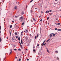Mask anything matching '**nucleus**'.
Masks as SVG:
<instances>
[{
    "mask_svg": "<svg viewBox=\"0 0 61 61\" xmlns=\"http://www.w3.org/2000/svg\"><path fill=\"white\" fill-rule=\"evenodd\" d=\"M14 47H15V45H14Z\"/></svg>",
    "mask_w": 61,
    "mask_h": 61,
    "instance_id": "603ef678",
    "label": "nucleus"
},
{
    "mask_svg": "<svg viewBox=\"0 0 61 61\" xmlns=\"http://www.w3.org/2000/svg\"><path fill=\"white\" fill-rule=\"evenodd\" d=\"M31 11H30V13H32V8L31 9Z\"/></svg>",
    "mask_w": 61,
    "mask_h": 61,
    "instance_id": "4be33fe9",
    "label": "nucleus"
},
{
    "mask_svg": "<svg viewBox=\"0 0 61 61\" xmlns=\"http://www.w3.org/2000/svg\"><path fill=\"white\" fill-rule=\"evenodd\" d=\"M35 9H37V8H35Z\"/></svg>",
    "mask_w": 61,
    "mask_h": 61,
    "instance_id": "3c124183",
    "label": "nucleus"
},
{
    "mask_svg": "<svg viewBox=\"0 0 61 61\" xmlns=\"http://www.w3.org/2000/svg\"><path fill=\"white\" fill-rule=\"evenodd\" d=\"M57 21H58V22H59V20H58Z\"/></svg>",
    "mask_w": 61,
    "mask_h": 61,
    "instance_id": "69168bd1",
    "label": "nucleus"
},
{
    "mask_svg": "<svg viewBox=\"0 0 61 61\" xmlns=\"http://www.w3.org/2000/svg\"><path fill=\"white\" fill-rule=\"evenodd\" d=\"M18 50L20 51V50H21V49H18Z\"/></svg>",
    "mask_w": 61,
    "mask_h": 61,
    "instance_id": "4c0bfd02",
    "label": "nucleus"
},
{
    "mask_svg": "<svg viewBox=\"0 0 61 61\" xmlns=\"http://www.w3.org/2000/svg\"><path fill=\"white\" fill-rule=\"evenodd\" d=\"M14 22V20H13L12 21V22L13 23V22Z\"/></svg>",
    "mask_w": 61,
    "mask_h": 61,
    "instance_id": "09e8293b",
    "label": "nucleus"
},
{
    "mask_svg": "<svg viewBox=\"0 0 61 61\" xmlns=\"http://www.w3.org/2000/svg\"><path fill=\"white\" fill-rule=\"evenodd\" d=\"M19 43H20V44H21V43L20 42H19Z\"/></svg>",
    "mask_w": 61,
    "mask_h": 61,
    "instance_id": "052dcab7",
    "label": "nucleus"
},
{
    "mask_svg": "<svg viewBox=\"0 0 61 61\" xmlns=\"http://www.w3.org/2000/svg\"><path fill=\"white\" fill-rule=\"evenodd\" d=\"M0 29H1V26H0Z\"/></svg>",
    "mask_w": 61,
    "mask_h": 61,
    "instance_id": "473e14b6",
    "label": "nucleus"
},
{
    "mask_svg": "<svg viewBox=\"0 0 61 61\" xmlns=\"http://www.w3.org/2000/svg\"><path fill=\"white\" fill-rule=\"evenodd\" d=\"M46 44V43H45V44H44V46H45Z\"/></svg>",
    "mask_w": 61,
    "mask_h": 61,
    "instance_id": "c03bdc74",
    "label": "nucleus"
},
{
    "mask_svg": "<svg viewBox=\"0 0 61 61\" xmlns=\"http://www.w3.org/2000/svg\"><path fill=\"white\" fill-rule=\"evenodd\" d=\"M55 53H56V54L57 53H58V51H56L55 52Z\"/></svg>",
    "mask_w": 61,
    "mask_h": 61,
    "instance_id": "39448f33",
    "label": "nucleus"
},
{
    "mask_svg": "<svg viewBox=\"0 0 61 61\" xmlns=\"http://www.w3.org/2000/svg\"><path fill=\"white\" fill-rule=\"evenodd\" d=\"M17 57H15V58H17Z\"/></svg>",
    "mask_w": 61,
    "mask_h": 61,
    "instance_id": "0e129e2a",
    "label": "nucleus"
},
{
    "mask_svg": "<svg viewBox=\"0 0 61 61\" xmlns=\"http://www.w3.org/2000/svg\"><path fill=\"white\" fill-rule=\"evenodd\" d=\"M50 40V39H49L48 40L46 41L47 42H48V41H49Z\"/></svg>",
    "mask_w": 61,
    "mask_h": 61,
    "instance_id": "ddd939ff",
    "label": "nucleus"
},
{
    "mask_svg": "<svg viewBox=\"0 0 61 61\" xmlns=\"http://www.w3.org/2000/svg\"><path fill=\"white\" fill-rule=\"evenodd\" d=\"M49 11L50 12H52V10H50Z\"/></svg>",
    "mask_w": 61,
    "mask_h": 61,
    "instance_id": "a878e982",
    "label": "nucleus"
},
{
    "mask_svg": "<svg viewBox=\"0 0 61 61\" xmlns=\"http://www.w3.org/2000/svg\"><path fill=\"white\" fill-rule=\"evenodd\" d=\"M10 51L11 52H12V49H11L10 50Z\"/></svg>",
    "mask_w": 61,
    "mask_h": 61,
    "instance_id": "5701e85b",
    "label": "nucleus"
},
{
    "mask_svg": "<svg viewBox=\"0 0 61 61\" xmlns=\"http://www.w3.org/2000/svg\"><path fill=\"white\" fill-rule=\"evenodd\" d=\"M57 60H59V58H58V57H57Z\"/></svg>",
    "mask_w": 61,
    "mask_h": 61,
    "instance_id": "72a5a7b5",
    "label": "nucleus"
},
{
    "mask_svg": "<svg viewBox=\"0 0 61 61\" xmlns=\"http://www.w3.org/2000/svg\"><path fill=\"white\" fill-rule=\"evenodd\" d=\"M56 4H57V3H56L54 4V5H56Z\"/></svg>",
    "mask_w": 61,
    "mask_h": 61,
    "instance_id": "a19ab883",
    "label": "nucleus"
},
{
    "mask_svg": "<svg viewBox=\"0 0 61 61\" xmlns=\"http://www.w3.org/2000/svg\"><path fill=\"white\" fill-rule=\"evenodd\" d=\"M12 52H10V54H9L10 55L11 54V53H12Z\"/></svg>",
    "mask_w": 61,
    "mask_h": 61,
    "instance_id": "b1692460",
    "label": "nucleus"
},
{
    "mask_svg": "<svg viewBox=\"0 0 61 61\" xmlns=\"http://www.w3.org/2000/svg\"><path fill=\"white\" fill-rule=\"evenodd\" d=\"M20 47H21V48H22L23 47V46H22V45L21 44L20 45Z\"/></svg>",
    "mask_w": 61,
    "mask_h": 61,
    "instance_id": "a211bd4d",
    "label": "nucleus"
},
{
    "mask_svg": "<svg viewBox=\"0 0 61 61\" xmlns=\"http://www.w3.org/2000/svg\"><path fill=\"white\" fill-rule=\"evenodd\" d=\"M14 50H15V51H16L17 50H16V49H14Z\"/></svg>",
    "mask_w": 61,
    "mask_h": 61,
    "instance_id": "cd10ccee",
    "label": "nucleus"
},
{
    "mask_svg": "<svg viewBox=\"0 0 61 61\" xmlns=\"http://www.w3.org/2000/svg\"><path fill=\"white\" fill-rule=\"evenodd\" d=\"M26 50L27 51V49H26Z\"/></svg>",
    "mask_w": 61,
    "mask_h": 61,
    "instance_id": "774afa93",
    "label": "nucleus"
},
{
    "mask_svg": "<svg viewBox=\"0 0 61 61\" xmlns=\"http://www.w3.org/2000/svg\"><path fill=\"white\" fill-rule=\"evenodd\" d=\"M30 37H32V36H32V35H31V34H30Z\"/></svg>",
    "mask_w": 61,
    "mask_h": 61,
    "instance_id": "e433bc0d",
    "label": "nucleus"
},
{
    "mask_svg": "<svg viewBox=\"0 0 61 61\" xmlns=\"http://www.w3.org/2000/svg\"><path fill=\"white\" fill-rule=\"evenodd\" d=\"M6 57H5V59H4V60H5V59Z\"/></svg>",
    "mask_w": 61,
    "mask_h": 61,
    "instance_id": "79ce46f5",
    "label": "nucleus"
},
{
    "mask_svg": "<svg viewBox=\"0 0 61 61\" xmlns=\"http://www.w3.org/2000/svg\"><path fill=\"white\" fill-rule=\"evenodd\" d=\"M33 20L34 21H36V20L35 19V18L33 19Z\"/></svg>",
    "mask_w": 61,
    "mask_h": 61,
    "instance_id": "412c9836",
    "label": "nucleus"
},
{
    "mask_svg": "<svg viewBox=\"0 0 61 61\" xmlns=\"http://www.w3.org/2000/svg\"><path fill=\"white\" fill-rule=\"evenodd\" d=\"M19 61H21V59H19Z\"/></svg>",
    "mask_w": 61,
    "mask_h": 61,
    "instance_id": "de8ad7c7",
    "label": "nucleus"
},
{
    "mask_svg": "<svg viewBox=\"0 0 61 61\" xmlns=\"http://www.w3.org/2000/svg\"><path fill=\"white\" fill-rule=\"evenodd\" d=\"M23 19H24V18L21 17H20L19 19L20 20H21V21H22V20H23Z\"/></svg>",
    "mask_w": 61,
    "mask_h": 61,
    "instance_id": "f257e3e1",
    "label": "nucleus"
},
{
    "mask_svg": "<svg viewBox=\"0 0 61 61\" xmlns=\"http://www.w3.org/2000/svg\"><path fill=\"white\" fill-rule=\"evenodd\" d=\"M39 46V44H38L37 45V46Z\"/></svg>",
    "mask_w": 61,
    "mask_h": 61,
    "instance_id": "f704fd0d",
    "label": "nucleus"
},
{
    "mask_svg": "<svg viewBox=\"0 0 61 61\" xmlns=\"http://www.w3.org/2000/svg\"><path fill=\"white\" fill-rule=\"evenodd\" d=\"M15 35H17V33L16 32H15Z\"/></svg>",
    "mask_w": 61,
    "mask_h": 61,
    "instance_id": "f8f14e48",
    "label": "nucleus"
},
{
    "mask_svg": "<svg viewBox=\"0 0 61 61\" xmlns=\"http://www.w3.org/2000/svg\"><path fill=\"white\" fill-rule=\"evenodd\" d=\"M41 14H42V13H43V12L42 11H41Z\"/></svg>",
    "mask_w": 61,
    "mask_h": 61,
    "instance_id": "a18cd8bd",
    "label": "nucleus"
},
{
    "mask_svg": "<svg viewBox=\"0 0 61 61\" xmlns=\"http://www.w3.org/2000/svg\"><path fill=\"white\" fill-rule=\"evenodd\" d=\"M18 5H19V4H20V3H19V2H18Z\"/></svg>",
    "mask_w": 61,
    "mask_h": 61,
    "instance_id": "5fc2aeb1",
    "label": "nucleus"
},
{
    "mask_svg": "<svg viewBox=\"0 0 61 61\" xmlns=\"http://www.w3.org/2000/svg\"><path fill=\"white\" fill-rule=\"evenodd\" d=\"M55 34H54L53 35V36H55Z\"/></svg>",
    "mask_w": 61,
    "mask_h": 61,
    "instance_id": "393cba45",
    "label": "nucleus"
},
{
    "mask_svg": "<svg viewBox=\"0 0 61 61\" xmlns=\"http://www.w3.org/2000/svg\"><path fill=\"white\" fill-rule=\"evenodd\" d=\"M18 40H19V41H20V37H19L18 38Z\"/></svg>",
    "mask_w": 61,
    "mask_h": 61,
    "instance_id": "6e6552de",
    "label": "nucleus"
},
{
    "mask_svg": "<svg viewBox=\"0 0 61 61\" xmlns=\"http://www.w3.org/2000/svg\"><path fill=\"white\" fill-rule=\"evenodd\" d=\"M12 39L13 40H14V38H13L12 37Z\"/></svg>",
    "mask_w": 61,
    "mask_h": 61,
    "instance_id": "2f4dec72",
    "label": "nucleus"
},
{
    "mask_svg": "<svg viewBox=\"0 0 61 61\" xmlns=\"http://www.w3.org/2000/svg\"><path fill=\"white\" fill-rule=\"evenodd\" d=\"M27 61H28L29 60V59H27Z\"/></svg>",
    "mask_w": 61,
    "mask_h": 61,
    "instance_id": "13d9d810",
    "label": "nucleus"
},
{
    "mask_svg": "<svg viewBox=\"0 0 61 61\" xmlns=\"http://www.w3.org/2000/svg\"><path fill=\"white\" fill-rule=\"evenodd\" d=\"M16 25V24H15V25Z\"/></svg>",
    "mask_w": 61,
    "mask_h": 61,
    "instance_id": "bf43d9fd",
    "label": "nucleus"
},
{
    "mask_svg": "<svg viewBox=\"0 0 61 61\" xmlns=\"http://www.w3.org/2000/svg\"><path fill=\"white\" fill-rule=\"evenodd\" d=\"M1 41H2V39H1V38H0V42H1Z\"/></svg>",
    "mask_w": 61,
    "mask_h": 61,
    "instance_id": "f3484780",
    "label": "nucleus"
},
{
    "mask_svg": "<svg viewBox=\"0 0 61 61\" xmlns=\"http://www.w3.org/2000/svg\"><path fill=\"white\" fill-rule=\"evenodd\" d=\"M8 37H7V39H8Z\"/></svg>",
    "mask_w": 61,
    "mask_h": 61,
    "instance_id": "6e6d98bb",
    "label": "nucleus"
},
{
    "mask_svg": "<svg viewBox=\"0 0 61 61\" xmlns=\"http://www.w3.org/2000/svg\"><path fill=\"white\" fill-rule=\"evenodd\" d=\"M15 17H16V18L17 17V16H15Z\"/></svg>",
    "mask_w": 61,
    "mask_h": 61,
    "instance_id": "864d4df0",
    "label": "nucleus"
},
{
    "mask_svg": "<svg viewBox=\"0 0 61 61\" xmlns=\"http://www.w3.org/2000/svg\"><path fill=\"white\" fill-rule=\"evenodd\" d=\"M33 48H35V47H34V46H33Z\"/></svg>",
    "mask_w": 61,
    "mask_h": 61,
    "instance_id": "680f3d73",
    "label": "nucleus"
},
{
    "mask_svg": "<svg viewBox=\"0 0 61 61\" xmlns=\"http://www.w3.org/2000/svg\"><path fill=\"white\" fill-rule=\"evenodd\" d=\"M52 15V13H51V14H50V15Z\"/></svg>",
    "mask_w": 61,
    "mask_h": 61,
    "instance_id": "49530a36",
    "label": "nucleus"
},
{
    "mask_svg": "<svg viewBox=\"0 0 61 61\" xmlns=\"http://www.w3.org/2000/svg\"><path fill=\"white\" fill-rule=\"evenodd\" d=\"M17 6H15L14 7V9L16 10L17 9Z\"/></svg>",
    "mask_w": 61,
    "mask_h": 61,
    "instance_id": "f03ea898",
    "label": "nucleus"
},
{
    "mask_svg": "<svg viewBox=\"0 0 61 61\" xmlns=\"http://www.w3.org/2000/svg\"><path fill=\"white\" fill-rule=\"evenodd\" d=\"M48 19H49V17H48L47 18V20H48Z\"/></svg>",
    "mask_w": 61,
    "mask_h": 61,
    "instance_id": "7c9ffc66",
    "label": "nucleus"
},
{
    "mask_svg": "<svg viewBox=\"0 0 61 61\" xmlns=\"http://www.w3.org/2000/svg\"><path fill=\"white\" fill-rule=\"evenodd\" d=\"M21 14L23 15L24 14V11H22V12L21 13Z\"/></svg>",
    "mask_w": 61,
    "mask_h": 61,
    "instance_id": "9d476101",
    "label": "nucleus"
},
{
    "mask_svg": "<svg viewBox=\"0 0 61 61\" xmlns=\"http://www.w3.org/2000/svg\"><path fill=\"white\" fill-rule=\"evenodd\" d=\"M24 22H23V23H22V25H24Z\"/></svg>",
    "mask_w": 61,
    "mask_h": 61,
    "instance_id": "aec40b11",
    "label": "nucleus"
},
{
    "mask_svg": "<svg viewBox=\"0 0 61 61\" xmlns=\"http://www.w3.org/2000/svg\"><path fill=\"white\" fill-rule=\"evenodd\" d=\"M33 51L34 52H35V51H36V50H33Z\"/></svg>",
    "mask_w": 61,
    "mask_h": 61,
    "instance_id": "c756f323",
    "label": "nucleus"
},
{
    "mask_svg": "<svg viewBox=\"0 0 61 61\" xmlns=\"http://www.w3.org/2000/svg\"><path fill=\"white\" fill-rule=\"evenodd\" d=\"M55 1H57V0H55Z\"/></svg>",
    "mask_w": 61,
    "mask_h": 61,
    "instance_id": "338daca9",
    "label": "nucleus"
},
{
    "mask_svg": "<svg viewBox=\"0 0 61 61\" xmlns=\"http://www.w3.org/2000/svg\"><path fill=\"white\" fill-rule=\"evenodd\" d=\"M57 19H57V18L56 19V20H57Z\"/></svg>",
    "mask_w": 61,
    "mask_h": 61,
    "instance_id": "4d7b16f0",
    "label": "nucleus"
},
{
    "mask_svg": "<svg viewBox=\"0 0 61 61\" xmlns=\"http://www.w3.org/2000/svg\"><path fill=\"white\" fill-rule=\"evenodd\" d=\"M21 44H23V42H22V39H21Z\"/></svg>",
    "mask_w": 61,
    "mask_h": 61,
    "instance_id": "4468645a",
    "label": "nucleus"
},
{
    "mask_svg": "<svg viewBox=\"0 0 61 61\" xmlns=\"http://www.w3.org/2000/svg\"><path fill=\"white\" fill-rule=\"evenodd\" d=\"M10 34L11 35V32H10Z\"/></svg>",
    "mask_w": 61,
    "mask_h": 61,
    "instance_id": "e2e57ef3",
    "label": "nucleus"
},
{
    "mask_svg": "<svg viewBox=\"0 0 61 61\" xmlns=\"http://www.w3.org/2000/svg\"><path fill=\"white\" fill-rule=\"evenodd\" d=\"M46 13V14H47L48 13H49V11H46V12H45Z\"/></svg>",
    "mask_w": 61,
    "mask_h": 61,
    "instance_id": "7ed1b4c3",
    "label": "nucleus"
},
{
    "mask_svg": "<svg viewBox=\"0 0 61 61\" xmlns=\"http://www.w3.org/2000/svg\"><path fill=\"white\" fill-rule=\"evenodd\" d=\"M15 37L16 38H18V36H16Z\"/></svg>",
    "mask_w": 61,
    "mask_h": 61,
    "instance_id": "c85d7f7f",
    "label": "nucleus"
},
{
    "mask_svg": "<svg viewBox=\"0 0 61 61\" xmlns=\"http://www.w3.org/2000/svg\"><path fill=\"white\" fill-rule=\"evenodd\" d=\"M38 34H37V37H38Z\"/></svg>",
    "mask_w": 61,
    "mask_h": 61,
    "instance_id": "bb28decb",
    "label": "nucleus"
},
{
    "mask_svg": "<svg viewBox=\"0 0 61 61\" xmlns=\"http://www.w3.org/2000/svg\"><path fill=\"white\" fill-rule=\"evenodd\" d=\"M45 41H44V42H43V43H45Z\"/></svg>",
    "mask_w": 61,
    "mask_h": 61,
    "instance_id": "8fccbe9b",
    "label": "nucleus"
},
{
    "mask_svg": "<svg viewBox=\"0 0 61 61\" xmlns=\"http://www.w3.org/2000/svg\"><path fill=\"white\" fill-rule=\"evenodd\" d=\"M47 52L48 53H49V51L48 50V49H47Z\"/></svg>",
    "mask_w": 61,
    "mask_h": 61,
    "instance_id": "20e7f679",
    "label": "nucleus"
},
{
    "mask_svg": "<svg viewBox=\"0 0 61 61\" xmlns=\"http://www.w3.org/2000/svg\"><path fill=\"white\" fill-rule=\"evenodd\" d=\"M13 26H12V25H11L10 26V28H12V27Z\"/></svg>",
    "mask_w": 61,
    "mask_h": 61,
    "instance_id": "0eeeda50",
    "label": "nucleus"
},
{
    "mask_svg": "<svg viewBox=\"0 0 61 61\" xmlns=\"http://www.w3.org/2000/svg\"><path fill=\"white\" fill-rule=\"evenodd\" d=\"M23 31H22L21 32V34L20 35V36H22V33H23Z\"/></svg>",
    "mask_w": 61,
    "mask_h": 61,
    "instance_id": "2eb2a0df",
    "label": "nucleus"
},
{
    "mask_svg": "<svg viewBox=\"0 0 61 61\" xmlns=\"http://www.w3.org/2000/svg\"><path fill=\"white\" fill-rule=\"evenodd\" d=\"M44 46V43H43L42 44V46Z\"/></svg>",
    "mask_w": 61,
    "mask_h": 61,
    "instance_id": "c9c22d12",
    "label": "nucleus"
},
{
    "mask_svg": "<svg viewBox=\"0 0 61 61\" xmlns=\"http://www.w3.org/2000/svg\"><path fill=\"white\" fill-rule=\"evenodd\" d=\"M57 28H55V30H57Z\"/></svg>",
    "mask_w": 61,
    "mask_h": 61,
    "instance_id": "58836bf2",
    "label": "nucleus"
},
{
    "mask_svg": "<svg viewBox=\"0 0 61 61\" xmlns=\"http://www.w3.org/2000/svg\"><path fill=\"white\" fill-rule=\"evenodd\" d=\"M50 37H52V35L51 34H50Z\"/></svg>",
    "mask_w": 61,
    "mask_h": 61,
    "instance_id": "423d86ee",
    "label": "nucleus"
},
{
    "mask_svg": "<svg viewBox=\"0 0 61 61\" xmlns=\"http://www.w3.org/2000/svg\"><path fill=\"white\" fill-rule=\"evenodd\" d=\"M33 1H34V0H31L30 2V3H31Z\"/></svg>",
    "mask_w": 61,
    "mask_h": 61,
    "instance_id": "6ab92c4d",
    "label": "nucleus"
},
{
    "mask_svg": "<svg viewBox=\"0 0 61 61\" xmlns=\"http://www.w3.org/2000/svg\"><path fill=\"white\" fill-rule=\"evenodd\" d=\"M35 39H36V36H35Z\"/></svg>",
    "mask_w": 61,
    "mask_h": 61,
    "instance_id": "37998d69",
    "label": "nucleus"
},
{
    "mask_svg": "<svg viewBox=\"0 0 61 61\" xmlns=\"http://www.w3.org/2000/svg\"><path fill=\"white\" fill-rule=\"evenodd\" d=\"M40 21H42V19H41L40 20Z\"/></svg>",
    "mask_w": 61,
    "mask_h": 61,
    "instance_id": "ea45409f",
    "label": "nucleus"
},
{
    "mask_svg": "<svg viewBox=\"0 0 61 61\" xmlns=\"http://www.w3.org/2000/svg\"><path fill=\"white\" fill-rule=\"evenodd\" d=\"M58 31H61V30L60 29H58L57 30Z\"/></svg>",
    "mask_w": 61,
    "mask_h": 61,
    "instance_id": "9b49d317",
    "label": "nucleus"
},
{
    "mask_svg": "<svg viewBox=\"0 0 61 61\" xmlns=\"http://www.w3.org/2000/svg\"><path fill=\"white\" fill-rule=\"evenodd\" d=\"M25 30H26V31L27 32H28V30H27V29H25Z\"/></svg>",
    "mask_w": 61,
    "mask_h": 61,
    "instance_id": "dca6fc26",
    "label": "nucleus"
},
{
    "mask_svg": "<svg viewBox=\"0 0 61 61\" xmlns=\"http://www.w3.org/2000/svg\"><path fill=\"white\" fill-rule=\"evenodd\" d=\"M56 25H60V23H58L57 24L56 23Z\"/></svg>",
    "mask_w": 61,
    "mask_h": 61,
    "instance_id": "1a4fd4ad",
    "label": "nucleus"
}]
</instances>
